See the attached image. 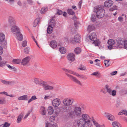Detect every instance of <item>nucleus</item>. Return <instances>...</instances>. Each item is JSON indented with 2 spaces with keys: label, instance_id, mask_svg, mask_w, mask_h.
Listing matches in <instances>:
<instances>
[{
  "label": "nucleus",
  "instance_id": "nucleus-46",
  "mask_svg": "<svg viewBox=\"0 0 127 127\" xmlns=\"http://www.w3.org/2000/svg\"><path fill=\"white\" fill-rule=\"evenodd\" d=\"M100 75V74L98 72L96 71L92 73L91 75L98 76L99 75Z\"/></svg>",
  "mask_w": 127,
  "mask_h": 127
},
{
  "label": "nucleus",
  "instance_id": "nucleus-40",
  "mask_svg": "<svg viewBox=\"0 0 127 127\" xmlns=\"http://www.w3.org/2000/svg\"><path fill=\"white\" fill-rule=\"evenodd\" d=\"M37 99V98L35 95H33L31 98L29 100L28 103H30L31 101Z\"/></svg>",
  "mask_w": 127,
  "mask_h": 127
},
{
  "label": "nucleus",
  "instance_id": "nucleus-14",
  "mask_svg": "<svg viewBox=\"0 0 127 127\" xmlns=\"http://www.w3.org/2000/svg\"><path fill=\"white\" fill-rule=\"evenodd\" d=\"M115 43V41L114 40L110 39L108 40V43L109 45L108 46V48L109 49H111L113 47V45Z\"/></svg>",
  "mask_w": 127,
  "mask_h": 127
},
{
  "label": "nucleus",
  "instance_id": "nucleus-47",
  "mask_svg": "<svg viewBox=\"0 0 127 127\" xmlns=\"http://www.w3.org/2000/svg\"><path fill=\"white\" fill-rule=\"evenodd\" d=\"M78 69L81 70H86V67L83 65H81L79 68Z\"/></svg>",
  "mask_w": 127,
  "mask_h": 127
},
{
  "label": "nucleus",
  "instance_id": "nucleus-10",
  "mask_svg": "<svg viewBox=\"0 0 127 127\" xmlns=\"http://www.w3.org/2000/svg\"><path fill=\"white\" fill-rule=\"evenodd\" d=\"M68 60L71 62L74 61L75 60V56L73 53L68 54L67 56Z\"/></svg>",
  "mask_w": 127,
  "mask_h": 127
},
{
  "label": "nucleus",
  "instance_id": "nucleus-21",
  "mask_svg": "<svg viewBox=\"0 0 127 127\" xmlns=\"http://www.w3.org/2000/svg\"><path fill=\"white\" fill-rule=\"evenodd\" d=\"M17 39L20 41H22L23 40V37L22 34L20 32V31L15 34Z\"/></svg>",
  "mask_w": 127,
  "mask_h": 127
},
{
  "label": "nucleus",
  "instance_id": "nucleus-2",
  "mask_svg": "<svg viewBox=\"0 0 127 127\" xmlns=\"http://www.w3.org/2000/svg\"><path fill=\"white\" fill-rule=\"evenodd\" d=\"M118 47L119 48L125 47L127 50V40L123 39H118L117 41Z\"/></svg>",
  "mask_w": 127,
  "mask_h": 127
},
{
  "label": "nucleus",
  "instance_id": "nucleus-30",
  "mask_svg": "<svg viewBox=\"0 0 127 127\" xmlns=\"http://www.w3.org/2000/svg\"><path fill=\"white\" fill-rule=\"evenodd\" d=\"M53 27L50 25L49 26L47 30V32L48 34H50L52 32L53 30Z\"/></svg>",
  "mask_w": 127,
  "mask_h": 127
},
{
  "label": "nucleus",
  "instance_id": "nucleus-51",
  "mask_svg": "<svg viewBox=\"0 0 127 127\" xmlns=\"http://www.w3.org/2000/svg\"><path fill=\"white\" fill-rule=\"evenodd\" d=\"M24 50L25 52L27 53H28L30 51V48L29 47H27L25 48Z\"/></svg>",
  "mask_w": 127,
  "mask_h": 127
},
{
  "label": "nucleus",
  "instance_id": "nucleus-50",
  "mask_svg": "<svg viewBox=\"0 0 127 127\" xmlns=\"http://www.w3.org/2000/svg\"><path fill=\"white\" fill-rule=\"evenodd\" d=\"M6 62L2 61L0 62V67H2L5 66Z\"/></svg>",
  "mask_w": 127,
  "mask_h": 127
},
{
  "label": "nucleus",
  "instance_id": "nucleus-64",
  "mask_svg": "<svg viewBox=\"0 0 127 127\" xmlns=\"http://www.w3.org/2000/svg\"><path fill=\"white\" fill-rule=\"evenodd\" d=\"M123 114L126 116H127V111L126 110H123Z\"/></svg>",
  "mask_w": 127,
  "mask_h": 127
},
{
  "label": "nucleus",
  "instance_id": "nucleus-63",
  "mask_svg": "<svg viewBox=\"0 0 127 127\" xmlns=\"http://www.w3.org/2000/svg\"><path fill=\"white\" fill-rule=\"evenodd\" d=\"M14 0H5V1L8 2V3H11L13 2Z\"/></svg>",
  "mask_w": 127,
  "mask_h": 127
},
{
  "label": "nucleus",
  "instance_id": "nucleus-3",
  "mask_svg": "<svg viewBox=\"0 0 127 127\" xmlns=\"http://www.w3.org/2000/svg\"><path fill=\"white\" fill-rule=\"evenodd\" d=\"M74 102V99L71 98H66L63 100V103L64 106H68L72 105Z\"/></svg>",
  "mask_w": 127,
  "mask_h": 127
},
{
  "label": "nucleus",
  "instance_id": "nucleus-29",
  "mask_svg": "<svg viewBox=\"0 0 127 127\" xmlns=\"http://www.w3.org/2000/svg\"><path fill=\"white\" fill-rule=\"evenodd\" d=\"M40 112L41 114L44 115L46 114V110L45 109V108L43 107H42L40 108Z\"/></svg>",
  "mask_w": 127,
  "mask_h": 127
},
{
  "label": "nucleus",
  "instance_id": "nucleus-25",
  "mask_svg": "<svg viewBox=\"0 0 127 127\" xmlns=\"http://www.w3.org/2000/svg\"><path fill=\"white\" fill-rule=\"evenodd\" d=\"M47 111L49 115H51L53 114L54 112L53 108L51 106H49L48 108Z\"/></svg>",
  "mask_w": 127,
  "mask_h": 127
},
{
  "label": "nucleus",
  "instance_id": "nucleus-55",
  "mask_svg": "<svg viewBox=\"0 0 127 127\" xmlns=\"http://www.w3.org/2000/svg\"><path fill=\"white\" fill-rule=\"evenodd\" d=\"M63 13V11L61 10H58V11L57 12V14L58 15H61Z\"/></svg>",
  "mask_w": 127,
  "mask_h": 127
},
{
  "label": "nucleus",
  "instance_id": "nucleus-20",
  "mask_svg": "<svg viewBox=\"0 0 127 127\" xmlns=\"http://www.w3.org/2000/svg\"><path fill=\"white\" fill-rule=\"evenodd\" d=\"M113 4V2L111 0L106 1L105 2L104 6L106 7H109L112 6Z\"/></svg>",
  "mask_w": 127,
  "mask_h": 127
},
{
  "label": "nucleus",
  "instance_id": "nucleus-44",
  "mask_svg": "<svg viewBox=\"0 0 127 127\" xmlns=\"http://www.w3.org/2000/svg\"><path fill=\"white\" fill-rule=\"evenodd\" d=\"M55 116H52L50 117L49 120L50 122H54L55 120Z\"/></svg>",
  "mask_w": 127,
  "mask_h": 127
},
{
  "label": "nucleus",
  "instance_id": "nucleus-31",
  "mask_svg": "<svg viewBox=\"0 0 127 127\" xmlns=\"http://www.w3.org/2000/svg\"><path fill=\"white\" fill-rule=\"evenodd\" d=\"M1 81L2 83L6 85H11L13 83L12 81H7L3 80H1Z\"/></svg>",
  "mask_w": 127,
  "mask_h": 127
},
{
  "label": "nucleus",
  "instance_id": "nucleus-13",
  "mask_svg": "<svg viewBox=\"0 0 127 127\" xmlns=\"http://www.w3.org/2000/svg\"><path fill=\"white\" fill-rule=\"evenodd\" d=\"M5 35L4 34L2 33H0V41L1 42H3L4 44H3V43H2L1 45L3 46H5L6 45V41H4V40L5 39Z\"/></svg>",
  "mask_w": 127,
  "mask_h": 127
},
{
  "label": "nucleus",
  "instance_id": "nucleus-6",
  "mask_svg": "<svg viewBox=\"0 0 127 127\" xmlns=\"http://www.w3.org/2000/svg\"><path fill=\"white\" fill-rule=\"evenodd\" d=\"M105 88L106 92L109 95L112 96H115L117 93V91L115 90H112L111 88L108 85H106L105 86Z\"/></svg>",
  "mask_w": 127,
  "mask_h": 127
},
{
  "label": "nucleus",
  "instance_id": "nucleus-7",
  "mask_svg": "<svg viewBox=\"0 0 127 127\" xmlns=\"http://www.w3.org/2000/svg\"><path fill=\"white\" fill-rule=\"evenodd\" d=\"M66 75L72 81L74 82L80 86H82V84L81 82L77 79L76 77H73L72 75H70L67 73H66Z\"/></svg>",
  "mask_w": 127,
  "mask_h": 127
},
{
  "label": "nucleus",
  "instance_id": "nucleus-53",
  "mask_svg": "<svg viewBox=\"0 0 127 127\" xmlns=\"http://www.w3.org/2000/svg\"><path fill=\"white\" fill-rule=\"evenodd\" d=\"M96 17L95 15H92L91 16V20L92 21H94L95 20Z\"/></svg>",
  "mask_w": 127,
  "mask_h": 127
},
{
  "label": "nucleus",
  "instance_id": "nucleus-18",
  "mask_svg": "<svg viewBox=\"0 0 127 127\" xmlns=\"http://www.w3.org/2000/svg\"><path fill=\"white\" fill-rule=\"evenodd\" d=\"M72 73L73 74L76 75L80 79L83 80H86L87 79V77L83 75L79 74L74 72Z\"/></svg>",
  "mask_w": 127,
  "mask_h": 127
},
{
  "label": "nucleus",
  "instance_id": "nucleus-15",
  "mask_svg": "<svg viewBox=\"0 0 127 127\" xmlns=\"http://www.w3.org/2000/svg\"><path fill=\"white\" fill-rule=\"evenodd\" d=\"M34 82L37 84L39 85H43L44 81L39 78H34L33 79Z\"/></svg>",
  "mask_w": 127,
  "mask_h": 127
},
{
  "label": "nucleus",
  "instance_id": "nucleus-59",
  "mask_svg": "<svg viewBox=\"0 0 127 127\" xmlns=\"http://www.w3.org/2000/svg\"><path fill=\"white\" fill-rule=\"evenodd\" d=\"M59 114V112L57 111H55L54 112V116H55V117H56Z\"/></svg>",
  "mask_w": 127,
  "mask_h": 127
},
{
  "label": "nucleus",
  "instance_id": "nucleus-32",
  "mask_svg": "<svg viewBox=\"0 0 127 127\" xmlns=\"http://www.w3.org/2000/svg\"><path fill=\"white\" fill-rule=\"evenodd\" d=\"M6 102V100L4 97H0V104H4Z\"/></svg>",
  "mask_w": 127,
  "mask_h": 127
},
{
  "label": "nucleus",
  "instance_id": "nucleus-41",
  "mask_svg": "<svg viewBox=\"0 0 127 127\" xmlns=\"http://www.w3.org/2000/svg\"><path fill=\"white\" fill-rule=\"evenodd\" d=\"M47 10V8L45 7H43L41 9L40 11V12L41 14H43L45 13Z\"/></svg>",
  "mask_w": 127,
  "mask_h": 127
},
{
  "label": "nucleus",
  "instance_id": "nucleus-61",
  "mask_svg": "<svg viewBox=\"0 0 127 127\" xmlns=\"http://www.w3.org/2000/svg\"><path fill=\"white\" fill-rule=\"evenodd\" d=\"M50 98V96L48 95H46L44 97V99L46 100L49 99Z\"/></svg>",
  "mask_w": 127,
  "mask_h": 127
},
{
  "label": "nucleus",
  "instance_id": "nucleus-5",
  "mask_svg": "<svg viewBox=\"0 0 127 127\" xmlns=\"http://www.w3.org/2000/svg\"><path fill=\"white\" fill-rule=\"evenodd\" d=\"M80 37L79 35L76 34L74 38H70L69 42L70 43L72 44H74L75 42L78 43L80 41Z\"/></svg>",
  "mask_w": 127,
  "mask_h": 127
},
{
  "label": "nucleus",
  "instance_id": "nucleus-19",
  "mask_svg": "<svg viewBox=\"0 0 127 127\" xmlns=\"http://www.w3.org/2000/svg\"><path fill=\"white\" fill-rule=\"evenodd\" d=\"M46 82L44 81V84L42 85L43 88L45 90H52L53 89V87L51 86L45 84Z\"/></svg>",
  "mask_w": 127,
  "mask_h": 127
},
{
  "label": "nucleus",
  "instance_id": "nucleus-12",
  "mask_svg": "<svg viewBox=\"0 0 127 127\" xmlns=\"http://www.w3.org/2000/svg\"><path fill=\"white\" fill-rule=\"evenodd\" d=\"M104 116L109 120L112 121L115 120L114 116L110 114L105 113H104Z\"/></svg>",
  "mask_w": 127,
  "mask_h": 127
},
{
  "label": "nucleus",
  "instance_id": "nucleus-28",
  "mask_svg": "<svg viewBox=\"0 0 127 127\" xmlns=\"http://www.w3.org/2000/svg\"><path fill=\"white\" fill-rule=\"evenodd\" d=\"M112 124L114 127H122L120 124L117 122H112Z\"/></svg>",
  "mask_w": 127,
  "mask_h": 127
},
{
  "label": "nucleus",
  "instance_id": "nucleus-39",
  "mask_svg": "<svg viewBox=\"0 0 127 127\" xmlns=\"http://www.w3.org/2000/svg\"><path fill=\"white\" fill-rule=\"evenodd\" d=\"M5 65H6V66L10 70H12L16 71V69L15 67L13 66H11L10 65L8 64H6Z\"/></svg>",
  "mask_w": 127,
  "mask_h": 127
},
{
  "label": "nucleus",
  "instance_id": "nucleus-11",
  "mask_svg": "<svg viewBox=\"0 0 127 127\" xmlns=\"http://www.w3.org/2000/svg\"><path fill=\"white\" fill-rule=\"evenodd\" d=\"M30 57L28 56L24 58L22 60L21 62L22 64L25 66L28 65L30 60Z\"/></svg>",
  "mask_w": 127,
  "mask_h": 127
},
{
  "label": "nucleus",
  "instance_id": "nucleus-37",
  "mask_svg": "<svg viewBox=\"0 0 127 127\" xmlns=\"http://www.w3.org/2000/svg\"><path fill=\"white\" fill-rule=\"evenodd\" d=\"M55 21L54 19H52L50 20L49 25L54 27L55 25Z\"/></svg>",
  "mask_w": 127,
  "mask_h": 127
},
{
  "label": "nucleus",
  "instance_id": "nucleus-33",
  "mask_svg": "<svg viewBox=\"0 0 127 127\" xmlns=\"http://www.w3.org/2000/svg\"><path fill=\"white\" fill-rule=\"evenodd\" d=\"M59 51L62 54H64L66 52V50L64 47H61L59 48Z\"/></svg>",
  "mask_w": 127,
  "mask_h": 127
},
{
  "label": "nucleus",
  "instance_id": "nucleus-24",
  "mask_svg": "<svg viewBox=\"0 0 127 127\" xmlns=\"http://www.w3.org/2000/svg\"><path fill=\"white\" fill-rule=\"evenodd\" d=\"M92 121L94 125L96 127H102L104 126V125H100L94 119H93Z\"/></svg>",
  "mask_w": 127,
  "mask_h": 127
},
{
  "label": "nucleus",
  "instance_id": "nucleus-35",
  "mask_svg": "<svg viewBox=\"0 0 127 127\" xmlns=\"http://www.w3.org/2000/svg\"><path fill=\"white\" fill-rule=\"evenodd\" d=\"M100 41L98 39H97L94 41L93 43L95 46H98L100 45Z\"/></svg>",
  "mask_w": 127,
  "mask_h": 127
},
{
  "label": "nucleus",
  "instance_id": "nucleus-23",
  "mask_svg": "<svg viewBox=\"0 0 127 127\" xmlns=\"http://www.w3.org/2000/svg\"><path fill=\"white\" fill-rule=\"evenodd\" d=\"M45 127H58V126L56 123L53 124L47 122L45 124Z\"/></svg>",
  "mask_w": 127,
  "mask_h": 127
},
{
  "label": "nucleus",
  "instance_id": "nucleus-9",
  "mask_svg": "<svg viewBox=\"0 0 127 127\" xmlns=\"http://www.w3.org/2000/svg\"><path fill=\"white\" fill-rule=\"evenodd\" d=\"M11 31L13 33L15 34L20 31L19 28L16 25H13L11 26Z\"/></svg>",
  "mask_w": 127,
  "mask_h": 127
},
{
  "label": "nucleus",
  "instance_id": "nucleus-58",
  "mask_svg": "<svg viewBox=\"0 0 127 127\" xmlns=\"http://www.w3.org/2000/svg\"><path fill=\"white\" fill-rule=\"evenodd\" d=\"M3 49L2 47L0 46V55H1L3 53Z\"/></svg>",
  "mask_w": 127,
  "mask_h": 127
},
{
  "label": "nucleus",
  "instance_id": "nucleus-4",
  "mask_svg": "<svg viewBox=\"0 0 127 127\" xmlns=\"http://www.w3.org/2000/svg\"><path fill=\"white\" fill-rule=\"evenodd\" d=\"M97 11L96 13V16L98 18H101L103 17L105 14V11L101 7L98 8Z\"/></svg>",
  "mask_w": 127,
  "mask_h": 127
},
{
  "label": "nucleus",
  "instance_id": "nucleus-48",
  "mask_svg": "<svg viewBox=\"0 0 127 127\" xmlns=\"http://www.w3.org/2000/svg\"><path fill=\"white\" fill-rule=\"evenodd\" d=\"M62 70L65 71V72H68L70 74H72L73 73V72L74 71L70 70H68L67 69H66L65 68H62Z\"/></svg>",
  "mask_w": 127,
  "mask_h": 127
},
{
  "label": "nucleus",
  "instance_id": "nucleus-42",
  "mask_svg": "<svg viewBox=\"0 0 127 127\" xmlns=\"http://www.w3.org/2000/svg\"><path fill=\"white\" fill-rule=\"evenodd\" d=\"M68 13L70 15H73L75 14L74 12L71 9H68L67 10Z\"/></svg>",
  "mask_w": 127,
  "mask_h": 127
},
{
  "label": "nucleus",
  "instance_id": "nucleus-45",
  "mask_svg": "<svg viewBox=\"0 0 127 127\" xmlns=\"http://www.w3.org/2000/svg\"><path fill=\"white\" fill-rule=\"evenodd\" d=\"M109 61L107 60L104 61V63L105 66L107 67L109 66L110 64L109 63Z\"/></svg>",
  "mask_w": 127,
  "mask_h": 127
},
{
  "label": "nucleus",
  "instance_id": "nucleus-17",
  "mask_svg": "<svg viewBox=\"0 0 127 127\" xmlns=\"http://www.w3.org/2000/svg\"><path fill=\"white\" fill-rule=\"evenodd\" d=\"M89 37L90 40L92 41H95L96 39L97 35L95 33L93 32L90 34Z\"/></svg>",
  "mask_w": 127,
  "mask_h": 127
},
{
  "label": "nucleus",
  "instance_id": "nucleus-16",
  "mask_svg": "<svg viewBox=\"0 0 127 127\" xmlns=\"http://www.w3.org/2000/svg\"><path fill=\"white\" fill-rule=\"evenodd\" d=\"M8 22L9 25L11 26L13 25H16V21L14 18L12 17H9Z\"/></svg>",
  "mask_w": 127,
  "mask_h": 127
},
{
  "label": "nucleus",
  "instance_id": "nucleus-27",
  "mask_svg": "<svg viewBox=\"0 0 127 127\" xmlns=\"http://www.w3.org/2000/svg\"><path fill=\"white\" fill-rule=\"evenodd\" d=\"M23 116L24 114L23 113H22L19 115L16 121L17 123H20L21 122Z\"/></svg>",
  "mask_w": 127,
  "mask_h": 127
},
{
  "label": "nucleus",
  "instance_id": "nucleus-62",
  "mask_svg": "<svg viewBox=\"0 0 127 127\" xmlns=\"http://www.w3.org/2000/svg\"><path fill=\"white\" fill-rule=\"evenodd\" d=\"M117 72L116 71H114L111 73V74L112 75H113L116 74Z\"/></svg>",
  "mask_w": 127,
  "mask_h": 127
},
{
  "label": "nucleus",
  "instance_id": "nucleus-57",
  "mask_svg": "<svg viewBox=\"0 0 127 127\" xmlns=\"http://www.w3.org/2000/svg\"><path fill=\"white\" fill-rule=\"evenodd\" d=\"M123 17L121 16L119 17L118 18V20L120 22H122L123 21Z\"/></svg>",
  "mask_w": 127,
  "mask_h": 127
},
{
  "label": "nucleus",
  "instance_id": "nucleus-26",
  "mask_svg": "<svg viewBox=\"0 0 127 127\" xmlns=\"http://www.w3.org/2000/svg\"><path fill=\"white\" fill-rule=\"evenodd\" d=\"M29 98V97L28 95H24L18 97V99L19 100H27Z\"/></svg>",
  "mask_w": 127,
  "mask_h": 127
},
{
  "label": "nucleus",
  "instance_id": "nucleus-1",
  "mask_svg": "<svg viewBox=\"0 0 127 127\" xmlns=\"http://www.w3.org/2000/svg\"><path fill=\"white\" fill-rule=\"evenodd\" d=\"M70 108L69 107H66L64 110L65 112H68L70 116L72 117L74 115L77 116H79L81 115L82 112L81 108L80 107H75L73 111H71Z\"/></svg>",
  "mask_w": 127,
  "mask_h": 127
},
{
  "label": "nucleus",
  "instance_id": "nucleus-36",
  "mask_svg": "<svg viewBox=\"0 0 127 127\" xmlns=\"http://www.w3.org/2000/svg\"><path fill=\"white\" fill-rule=\"evenodd\" d=\"M21 61V60L20 59H14L12 61V63L14 64H19Z\"/></svg>",
  "mask_w": 127,
  "mask_h": 127
},
{
  "label": "nucleus",
  "instance_id": "nucleus-34",
  "mask_svg": "<svg viewBox=\"0 0 127 127\" xmlns=\"http://www.w3.org/2000/svg\"><path fill=\"white\" fill-rule=\"evenodd\" d=\"M74 51L76 54H79L81 51V49L79 47H76L74 49Z\"/></svg>",
  "mask_w": 127,
  "mask_h": 127
},
{
  "label": "nucleus",
  "instance_id": "nucleus-22",
  "mask_svg": "<svg viewBox=\"0 0 127 127\" xmlns=\"http://www.w3.org/2000/svg\"><path fill=\"white\" fill-rule=\"evenodd\" d=\"M50 45L52 48H54L57 47V43L56 41L53 40L50 41Z\"/></svg>",
  "mask_w": 127,
  "mask_h": 127
},
{
  "label": "nucleus",
  "instance_id": "nucleus-8",
  "mask_svg": "<svg viewBox=\"0 0 127 127\" xmlns=\"http://www.w3.org/2000/svg\"><path fill=\"white\" fill-rule=\"evenodd\" d=\"M61 103V100L58 98L54 99L52 101V106L54 107H58Z\"/></svg>",
  "mask_w": 127,
  "mask_h": 127
},
{
  "label": "nucleus",
  "instance_id": "nucleus-60",
  "mask_svg": "<svg viewBox=\"0 0 127 127\" xmlns=\"http://www.w3.org/2000/svg\"><path fill=\"white\" fill-rule=\"evenodd\" d=\"M0 94H4L7 96H8V94L7 93L5 92H4L1 93L0 92Z\"/></svg>",
  "mask_w": 127,
  "mask_h": 127
},
{
  "label": "nucleus",
  "instance_id": "nucleus-49",
  "mask_svg": "<svg viewBox=\"0 0 127 127\" xmlns=\"http://www.w3.org/2000/svg\"><path fill=\"white\" fill-rule=\"evenodd\" d=\"M10 124L5 122L2 125L4 127H9L10 125Z\"/></svg>",
  "mask_w": 127,
  "mask_h": 127
},
{
  "label": "nucleus",
  "instance_id": "nucleus-56",
  "mask_svg": "<svg viewBox=\"0 0 127 127\" xmlns=\"http://www.w3.org/2000/svg\"><path fill=\"white\" fill-rule=\"evenodd\" d=\"M31 113V111H29L27 113V114L25 116L24 119H25L27 118L28 117L30 113Z\"/></svg>",
  "mask_w": 127,
  "mask_h": 127
},
{
  "label": "nucleus",
  "instance_id": "nucleus-52",
  "mask_svg": "<svg viewBox=\"0 0 127 127\" xmlns=\"http://www.w3.org/2000/svg\"><path fill=\"white\" fill-rule=\"evenodd\" d=\"M27 43L26 41H24L23 42L22 45L23 47H25L27 46Z\"/></svg>",
  "mask_w": 127,
  "mask_h": 127
},
{
  "label": "nucleus",
  "instance_id": "nucleus-43",
  "mask_svg": "<svg viewBox=\"0 0 127 127\" xmlns=\"http://www.w3.org/2000/svg\"><path fill=\"white\" fill-rule=\"evenodd\" d=\"M94 28V27L93 26H88V31L90 32L91 31L93 30Z\"/></svg>",
  "mask_w": 127,
  "mask_h": 127
},
{
  "label": "nucleus",
  "instance_id": "nucleus-38",
  "mask_svg": "<svg viewBox=\"0 0 127 127\" xmlns=\"http://www.w3.org/2000/svg\"><path fill=\"white\" fill-rule=\"evenodd\" d=\"M39 21V18H37L35 20L33 23V26L34 27H35L37 26Z\"/></svg>",
  "mask_w": 127,
  "mask_h": 127
},
{
  "label": "nucleus",
  "instance_id": "nucleus-54",
  "mask_svg": "<svg viewBox=\"0 0 127 127\" xmlns=\"http://www.w3.org/2000/svg\"><path fill=\"white\" fill-rule=\"evenodd\" d=\"M64 42L65 43H68L69 42V40L68 39L67 37H64Z\"/></svg>",
  "mask_w": 127,
  "mask_h": 127
}]
</instances>
